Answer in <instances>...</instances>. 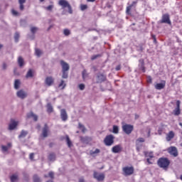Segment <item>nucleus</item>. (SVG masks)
Returning <instances> with one entry per match:
<instances>
[{
  "label": "nucleus",
  "instance_id": "1",
  "mask_svg": "<svg viewBox=\"0 0 182 182\" xmlns=\"http://www.w3.org/2000/svg\"><path fill=\"white\" fill-rule=\"evenodd\" d=\"M60 65H61L62 73H63L62 77L63 79H68V72L69 71V69H70L69 64H68V63L63 60H61Z\"/></svg>",
  "mask_w": 182,
  "mask_h": 182
},
{
  "label": "nucleus",
  "instance_id": "2",
  "mask_svg": "<svg viewBox=\"0 0 182 182\" xmlns=\"http://www.w3.org/2000/svg\"><path fill=\"white\" fill-rule=\"evenodd\" d=\"M157 163L158 166L161 167V168H164V170H166L170 165V161L166 158L159 159Z\"/></svg>",
  "mask_w": 182,
  "mask_h": 182
},
{
  "label": "nucleus",
  "instance_id": "3",
  "mask_svg": "<svg viewBox=\"0 0 182 182\" xmlns=\"http://www.w3.org/2000/svg\"><path fill=\"white\" fill-rule=\"evenodd\" d=\"M124 176H132L134 173V168L133 166H125L122 168Z\"/></svg>",
  "mask_w": 182,
  "mask_h": 182
},
{
  "label": "nucleus",
  "instance_id": "4",
  "mask_svg": "<svg viewBox=\"0 0 182 182\" xmlns=\"http://www.w3.org/2000/svg\"><path fill=\"white\" fill-rule=\"evenodd\" d=\"M58 4L60 6H62V8H68L69 14H72V7L70 6V4H69V2L66 0H60L58 1Z\"/></svg>",
  "mask_w": 182,
  "mask_h": 182
},
{
  "label": "nucleus",
  "instance_id": "5",
  "mask_svg": "<svg viewBox=\"0 0 182 182\" xmlns=\"http://www.w3.org/2000/svg\"><path fill=\"white\" fill-rule=\"evenodd\" d=\"M104 142L105 146H112L114 143V137L113 135H108L105 137Z\"/></svg>",
  "mask_w": 182,
  "mask_h": 182
},
{
  "label": "nucleus",
  "instance_id": "6",
  "mask_svg": "<svg viewBox=\"0 0 182 182\" xmlns=\"http://www.w3.org/2000/svg\"><path fill=\"white\" fill-rule=\"evenodd\" d=\"M16 96L19 99H26L28 97V92L23 90H19L16 92Z\"/></svg>",
  "mask_w": 182,
  "mask_h": 182
},
{
  "label": "nucleus",
  "instance_id": "7",
  "mask_svg": "<svg viewBox=\"0 0 182 182\" xmlns=\"http://www.w3.org/2000/svg\"><path fill=\"white\" fill-rule=\"evenodd\" d=\"M122 129H123V132L126 133V134H130V133L133 132V125L125 124L122 126Z\"/></svg>",
  "mask_w": 182,
  "mask_h": 182
},
{
  "label": "nucleus",
  "instance_id": "8",
  "mask_svg": "<svg viewBox=\"0 0 182 182\" xmlns=\"http://www.w3.org/2000/svg\"><path fill=\"white\" fill-rule=\"evenodd\" d=\"M168 151L169 154H171V156H173V157H177L178 156V152L177 151V148L175 146H171L168 149Z\"/></svg>",
  "mask_w": 182,
  "mask_h": 182
},
{
  "label": "nucleus",
  "instance_id": "9",
  "mask_svg": "<svg viewBox=\"0 0 182 182\" xmlns=\"http://www.w3.org/2000/svg\"><path fill=\"white\" fill-rule=\"evenodd\" d=\"M94 178H95L97 181H103L105 180V173L94 172Z\"/></svg>",
  "mask_w": 182,
  "mask_h": 182
},
{
  "label": "nucleus",
  "instance_id": "10",
  "mask_svg": "<svg viewBox=\"0 0 182 182\" xmlns=\"http://www.w3.org/2000/svg\"><path fill=\"white\" fill-rule=\"evenodd\" d=\"M19 124V122L15 121V120H11L9 125V130H15L16 129V127Z\"/></svg>",
  "mask_w": 182,
  "mask_h": 182
},
{
  "label": "nucleus",
  "instance_id": "11",
  "mask_svg": "<svg viewBox=\"0 0 182 182\" xmlns=\"http://www.w3.org/2000/svg\"><path fill=\"white\" fill-rule=\"evenodd\" d=\"M54 82H55V79L50 76L47 77L45 80V83L47 86H52V85H53Z\"/></svg>",
  "mask_w": 182,
  "mask_h": 182
},
{
  "label": "nucleus",
  "instance_id": "12",
  "mask_svg": "<svg viewBox=\"0 0 182 182\" xmlns=\"http://www.w3.org/2000/svg\"><path fill=\"white\" fill-rule=\"evenodd\" d=\"M60 117L63 122H66V120H68V113L65 109L60 110Z\"/></svg>",
  "mask_w": 182,
  "mask_h": 182
},
{
  "label": "nucleus",
  "instance_id": "13",
  "mask_svg": "<svg viewBox=\"0 0 182 182\" xmlns=\"http://www.w3.org/2000/svg\"><path fill=\"white\" fill-rule=\"evenodd\" d=\"M140 143H144V138H139L136 141V150L137 151H140V149H141V144Z\"/></svg>",
  "mask_w": 182,
  "mask_h": 182
},
{
  "label": "nucleus",
  "instance_id": "14",
  "mask_svg": "<svg viewBox=\"0 0 182 182\" xmlns=\"http://www.w3.org/2000/svg\"><path fill=\"white\" fill-rule=\"evenodd\" d=\"M12 147L11 143H8L6 146L2 145L1 146V151L3 153H8V150H9Z\"/></svg>",
  "mask_w": 182,
  "mask_h": 182
},
{
  "label": "nucleus",
  "instance_id": "15",
  "mask_svg": "<svg viewBox=\"0 0 182 182\" xmlns=\"http://www.w3.org/2000/svg\"><path fill=\"white\" fill-rule=\"evenodd\" d=\"M165 87H166V81H162L161 83H157L155 85V88L157 90H161V89H164Z\"/></svg>",
  "mask_w": 182,
  "mask_h": 182
},
{
  "label": "nucleus",
  "instance_id": "16",
  "mask_svg": "<svg viewBox=\"0 0 182 182\" xmlns=\"http://www.w3.org/2000/svg\"><path fill=\"white\" fill-rule=\"evenodd\" d=\"M35 75V70L29 69L26 75V79H32Z\"/></svg>",
  "mask_w": 182,
  "mask_h": 182
},
{
  "label": "nucleus",
  "instance_id": "17",
  "mask_svg": "<svg viewBox=\"0 0 182 182\" xmlns=\"http://www.w3.org/2000/svg\"><path fill=\"white\" fill-rule=\"evenodd\" d=\"M42 136L43 137H48V136H49V128L48 127V125H45L43 129Z\"/></svg>",
  "mask_w": 182,
  "mask_h": 182
},
{
  "label": "nucleus",
  "instance_id": "18",
  "mask_svg": "<svg viewBox=\"0 0 182 182\" xmlns=\"http://www.w3.org/2000/svg\"><path fill=\"white\" fill-rule=\"evenodd\" d=\"M99 153H100V149H92L90 151V154L92 157H96V156H98Z\"/></svg>",
  "mask_w": 182,
  "mask_h": 182
},
{
  "label": "nucleus",
  "instance_id": "19",
  "mask_svg": "<svg viewBox=\"0 0 182 182\" xmlns=\"http://www.w3.org/2000/svg\"><path fill=\"white\" fill-rule=\"evenodd\" d=\"M122 150V146L121 145H116L112 147V153H120V151Z\"/></svg>",
  "mask_w": 182,
  "mask_h": 182
},
{
  "label": "nucleus",
  "instance_id": "20",
  "mask_svg": "<svg viewBox=\"0 0 182 182\" xmlns=\"http://www.w3.org/2000/svg\"><path fill=\"white\" fill-rule=\"evenodd\" d=\"M162 22L164 23H171L170 21V17H168V14H164L162 17Z\"/></svg>",
  "mask_w": 182,
  "mask_h": 182
},
{
  "label": "nucleus",
  "instance_id": "21",
  "mask_svg": "<svg viewBox=\"0 0 182 182\" xmlns=\"http://www.w3.org/2000/svg\"><path fill=\"white\" fill-rule=\"evenodd\" d=\"M18 63L20 68H23V66H25V60L22 57H18Z\"/></svg>",
  "mask_w": 182,
  "mask_h": 182
},
{
  "label": "nucleus",
  "instance_id": "22",
  "mask_svg": "<svg viewBox=\"0 0 182 182\" xmlns=\"http://www.w3.org/2000/svg\"><path fill=\"white\" fill-rule=\"evenodd\" d=\"M174 138V132L173 131L169 132V133L166 136V140L167 141H170L171 139Z\"/></svg>",
  "mask_w": 182,
  "mask_h": 182
},
{
  "label": "nucleus",
  "instance_id": "23",
  "mask_svg": "<svg viewBox=\"0 0 182 182\" xmlns=\"http://www.w3.org/2000/svg\"><path fill=\"white\" fill-rule=\"evenodd\" d=\"M21 87V80H15L14 81V89L18 90Z\"/></svg>",
  "mask_w": 182,
  "mask_h": 182
},
{
  "label": "nucleus",
  "instance_id": "24",
  "mask_svg": "<svg viewBox=\"0 0 182 182\" xmlns=\"http://www.w3.org/2000/svg\"><path fill=\"white\" fill-rule=\"evenodd\" d=\"M27 117L28 119H31V117H33V120H35V122H36V120H38V116L36 115L35 114H33V112H29L28 114H27Z\"/></svg>",
  "mask_w": 182,
  "mask_h": 182
},
{
  "label": "nucleus",
  "instance_id": "25",
  "mask_svg": "<svg viewBox=\"0 0 182 182\" xmlns=\"http://www.w3.org/2000/svg\"><path fill=\"white\" fill-rule=\"evenodd\" d=\"M97 78H98V82H104V80H106V76H105L103 74H100L97 75Z\"/></svg>",
  "mask_w": 182,
  "mask_h": 182
},
{
  "label": "nucleus",
  "instance_id": "26",
  "mask_svg": "<svg viewBox=\"0 0 182 182\" xmlns=\"http://www.w3.org/2000/svg\"><path fill=\"white\" fill-rule=\"evenodd\" d=\"M26 2V0H18V4H20V10L23 11L24 6L23 4Z\"/></svg>",
  "mask_w": 182,
  "mask_h": 182
},
{
  "label": "nucleus",
  "instance_id": "27",
  "mask_svg": "<svg viewBox=\"0 0 182 182\" xmlns=\"http://www.w3.org/2000/svg\"><path fill=\"white\" fill-rule=\"evenodd\" d=\"M47 112L48 113H52V112H53V107H52V105H47Z\"/></svg>",
  "mask_w": 182,
  "mask_h": 182
},
{
  "label": "nucleus",
  "instance_id": "28",
  "mask_svg": "<svg viewBox=\"0 0 182 182\" xmlns=\"http://www.w3.org/2000/svg\"><path fill=\"white\" fill-rule=\"evenodd\" d=\"M55 159H56V156L55 154H50L48 156V159L50 161H55Z\"/></svg>",
  "mask_w": 182,
  "mask_h": 182
},
{
  "label": "nucleus",
  "instance_id": "29",
  "mask_svg": "<svg viewBox=\"0 0 182 182\" xmlns=\"http://www.w3.org/2000/svg\"><path fill=\"white\" fill-rule=\"evenodd\" d=\"M81 140L83 141V143H89L92 139L90 137L85 136V137H81Z\"/></svg>",
  "mask_w": 182,
  "mask_h": 182
},
{
  "label": "nucleus",
  "instance_id": "30",
  "mask_svg": "<svg viewBox=\"0 0 182 182\" xmlns=\"http://www.w3.org/2000/svg\"><path fill=\"white\" fill-rule=\"evenodd\" d=\"M28 134V132L23 130L21 131V134L18 136L19 139H21L22 137H26Z\"/></svg>",
  "mask_w": 182,
  "mask_h": 182
},
{
  "label": "nucleus",
  "instance_id": "31",
  "mask_svg": "<svg viewBox=\"0 0 182 182\" xmlns=\"http://www.w3.org/2000/svg\"><path fill=\"white\" fill-rule=\"evenodd\" d=\"M78 129H80L82 133H85L86 132V128H85V126H83V124H82L81 123L78 124Z\"/></svg>",
  "mask_w": 182,
  "mask_h": 182
},
{
  "label": "nucleus",
  "instance_id": "32",
  "mask_svg": "<svg viewBox=\"0 0 182 182\" xmlns=\"http://www.w3.org/2000/svg\"><path fill=\"white\" fill-rule=\"evenodd\" d=\"M145 157H149V159H153L154 155H153V152H145Z\"/></svg>",
  "mask_w": 182,
  "mask_h": 182
},
{
  "label": "nucleus",
  "instance_id": "33",
  "mask_svg": "<svg viewBox=\"0 0 182 182\" xmlns=\"http://www.w3.org/2000/svg\"><path fill=\"white\" fill-rule=\"evenodd\" d=\"M11 182H18V176L16 175H13L11 176Z\"/></svg>",
  "mask_w": 182,
  "mask_h": 182
},
{
  "label": "nucleus",
  "instance_id": "34",
  "mask_svg": "<svg viewBox=\"0 0 182 182\" xmlns=\"http://www.w3.org/2000/svg\"><path fill=\"white\" fill-rule=\"evenodd\" d=\"M66 141L68 147H72V141H70L68 136H66Z\"/></svg>",
  "mask_w": 182,
  "mask_h": 182
},
{
  "label": "nucleus",
  "instance_id": "35",
  "mask_svg": "<svg viewBox=\"0 0 182 182\" xmlns=\"http://www.w3.org/2000/svg\"><path fill=\"white\" fill-rule=\"evenodd\" d=\"M181 111H180V108H176L173 110V114L175 116H178V114H180Z\"/></svg>",
  "mask_w": 182,
  "mask_h": 182
},
{
  "label": "nucleus",
  "instance_id": "36",
  "mask_svg": "<svg viewBox=\"0 0 182 182\" xmlns=\"http://www.w3.org/2000/svg\"><path fill=\"white\" fill-rule=\"evenodd\" d=\"M66 87V83H65V81L61 80L60 83L59 84V87H61V89H65Z\"/></svg>",
  "mask_w": 182,
  "mask_h": 182
},
{
  "label": "nucleus",
  "instance_id": "37",
  "mask_svg": "<svg viewBox=\"0 0 182 182\" xmlns=\"http://www.w3.org/2000/svg\"><path fill=\"white\" fill-rule=\"evenodd\" d=\"M63 33L65 36H69V35H70V30L66 28V29H64L63 31Z\"/></svg>",
  "mask_w": 182,
  "mask_h": 182
},
{
  "label": "nucleus",
  "instance_id": "38",
  "mask_svg": "<svg viewBox=\"0 0 182 182\" xmlns=\"http://www.w3.org/2000/svg\"><path fill=\"white\" fill-rule=\"evenodd\" d=\"M11 14L14 16H19V12L16 11L15 9L11 10Z\"/></svg>",
  "mask_w": 182,
  "mask_h": 182
},
{
  "label": "nucleus",
  "instance_id": "39",
  "mask_svg": "<svg viewBox=\"0 0 182 182\" xmlns=\"http://www.w3.org/2000/svg\"><path fill=\"white\" fill-rule=\"evenodd\" d=\"M33 181L34 182H41V178H39V176L37 175L33 176Z\"/></svg>",
  "mask_w": 182,
  "mask_h": 182
},
{
  "label": "nucleus",
  "instance_id": "40",
  "mask_svg": "<svg viewBox=\"0 0 182 182\" xmlns=\"http://www.w3.org/2000/svg\"><path fill=\"white\" fill-rule=\"evenodd\" d=\"M38 28L37 27H31V31L32 33H36L38 32Z\"/></svg>",
  "mask_w": 182,
  "mask_h": 182
},
{
  "label": "nucleus",
  "instance_id": "41",
  "mask_svg": "<svg viewBox=\"0 0 182 182\" xmlns=\"http://www.w3.org/2000/svg\"><path fill=\"white\" fill-rule=\"evenodd\" d=\"M113 133H114L115 134H117V133H119V127L117 126L113 127Z\"/></svg>",
  "mask_w": 182,
  "mask_h": 182
},
{
  "label": "nucleus",
  "instance_id": "42",
  "mask_svg": "<svg viewBox=\"0 0 182 182\" xmlns=\"http://www.w3.org/2000/svg\"><path fill=\"white\" fill-rule=\"evenodd\" d=\"M15 42H18L19 41V34L18 33H16L14 35Z\"/></svg>",
  "mask_w": 182,
  "mask_h": 182
},
{
  "label": "nucleus",
  "instance_id": "43",
  "mask_svg": "<svg viewBox=\"0 0 182 182\" xmlns=\"http://www.w3.org/2000/svg\"><path fill=\"white\" fill-rule=\"evenodd\" d=\"M45 9L46 11H52V9H53V5L48 6L47 7H45Z\"/></svg>",
  "mask_w": 182,
  "mask_h": 182
},
{
  "label": "nucleus",
  "instance_id": "44",
  "mask_svg": "<svg viewBox=\"0 0 182 182\" xmlns=\"http://www.w3.org/2000/svg\"><path fill=\"white\" fill-rule=\"evenodd\" d=\"M36 56H41V55H42V51L39 49H36Z\"/></svg>",
  "mask_w": 182,
  "mask_h": 182
},
{
  "label": "nucleus",
  "instance_id": "45",
  "mask_svg": "<svg viewBox=\"0 0 182 182\" xmlns=\"http://www.w3.org/2000/svg\"><path fill=\"white\" fill-rule=\"evenodd\" d=\"M132 6H133V4H131L128 7H127V14L128 15H129V14H130V11H131Z\"/></svg>",
  "mask_w": 182,
  "mask_h": 182
},
{
  "label": "nucleus",
  "instance_id": "46",
  "mask_svg": "<svg viewBox=\"0 0 182 182\" xmlns=\"http://www.w3.org/2000/svg\"><path fill=\"white\" fill-rule=\"evenodd\" d=\"M7 68H8V65L6 63H4L1 66L2 70H6Z\"/></svg>",
  "mask_w": 182,
  "mask_h": 182
},
{
  "label": "nucleus",
  "instance_id": "47",
  "mask_svg": "<svg viewBox=\"0 0 182 182\" xmlns=\"http://www.w3.org/2000/svg\"><path fill=\"white\" fill-rule=\"evenodd\" d=\"M87 77V72L86 70L82 71V78L86 79Z\"/></svg>",
  "mask_w": 182,
  "mask_h": 182
},
{
  "label": "nucleus",
  "instance_id": "48",
  "mask_svg": "<svg viewBox=\"0 0 182 182\" xmlns=\"http://www.w3.org/2000/svg\"><path fill=\"white\" fill-rule=\"evenodd\" d=\"M78 87H79L80 90H85V86L84 84H80V85H78Z\"/></svg>",
  "mask_w": 182,
  "mask_h": 182
},
{
  "label": "nucleus",
  "instance_id": "49",
  "mask_svg": "<svg viewBox=\"0 0 182 182\" xmlns=\"http://www.w3.org/2000/svg\"><path fill=\"white\" fill-rule=\"evenodd\" d=\"M139 69L140 70H142V72H145V70H144V65L142 63H141V65H139Z\"/></svg>",
  "mask_w": 182,
  "mask_h": 182
},
{
  "label": "nucleus",
  "instance_id": "50",
  "mask_svg": "<svg viewBox=\"0 0 182 182\" xmlns=\"http://www.w3.org/2000/svg\"><path fill=\"white\" fill-rule=\"evenodd\" d=\"M80 8H81V11H85V9H87V6L82 4L81 5Z\"/></svg>",
  "mask_w": 182,
  "mask_h": 182
},
{
  "label": "nucleus",
  "instance_id": "51",
  "mask_svg": "<svg viewBox=\"0 0 182 182\" xmlns=\"http://www.w3.org/2000/svg\"><path fill=\"white\" fill-rule=\"evenodd\" d=\"M48 176L50 178H53V172H49Z\"/></svg>",
  "mask_w": 182,
  "mask_h": 182
},
{
  "label": "nucleus",
  "instance_id": "52",
  "mask_svg": "<svg viewBox=\"0 0 182 182\" xmlns=\"http://www.w3.org/2000/svg\"><path fill=\"white\" fill-rule=\"evenodd\" d=\"M176 108H179L180 109V101L179 100H178L177 102H176Z\"/></svg>",
  "mask_w": 182,
  "mask_h": 182
},
{
  "label": "nucleus",
  "instance_id": "53",
  "mask_svg": "<svg viewBox=\"0 0 182 182\" xmlns=\"http://www.w3.org/2000/svg\"><path fill=\"white\" fill-rule=\"evenodd\" d=\"M35 154H33V153H32V154H30V160H33V156H34Z\"/></svg>",
  "mask_w": 182,
  "mask_h": 182
},
{
  "label": "nucleus",
  "instance_id": "54",
  "mask_svg": "<svg viewBox=\"0 0 182 182\" xmlns=\"http://www.w3.org/2000/svg\"><path fill=\"white\" fill-rule=\"evenodd\" d=\"M147 163H149V164H153V162L150 161V159L149 158H147Z\"/></svg>",
  "mask_w": 182,
  "mask_h": 182
},
{
  "label": "nucleus",
  "instance_id": "55",
  "mask_svg": "<svg viewBox=\"0 0 182 182\" xmlns=\"http://www.w3.org/2000/svg\"><path fill=\"white\" fill-rule=\"evenodd\" d=\"M98 56H99L98 55L92 56V60H94V59H96L97 58H98Z\"/></svg>",
  "mask_w": 182,
  "mask_h": 182
},
{
  "label": "nucleus",
  "instance_id": "56",
  "mask_svg": "<svg viewBox=\"0 0 182 182\" xmlns=\"http://www.w3.org/2000/svg\"><path fill=\"white\" fill-rule=\"evenodd\" d=\"M120 69H121L120 65H118L116 67V70H120Z\"/></svg>",
  "mask_w": 182,
  "mask_h": 182
},
{
  "label": "nucleus",
  "instance_id": "57",
  "mask_svg": "<svg viewBox=\"0 0 182 182\" xmlns=\"http://www.w3.org/2000/svg\"><path fill=\"white\" fill-rule=\"evenodd\" d=\"M148 82H149V83H151V77L148 78Z\"/></svg>",
  "mask_w": 182,
  "mask_h": 182
},
{
  "label": "nucleus",
  "instance_id": "58",
  "mask_svg": "<svg viewBox=\"0 0 182 182\" xmlns=\"http://www.w3.org/2000/svg\"><path fill=\"white\" fill-rule=\"evenodd\" d=\"M2 48H4V46L0 43V50H1Z\"/></svg>",
  "mask_w": 182,
  "mask_h": 182
},
{
  "label": "nucleus",
  "instance_id": "59",
  "mask_svg": "<svg viewBox=\"0 0 182 182\" xmlns=\"http://www.w3.org/2000/svg\"><path fill=\"white\" fill-rule=\"evenodd\" d=\"M87 2H95V0H87Z\"/></svg>",
  "mask_w": 182,
  "mask_h": 182
},
{
  "label": "nucleus",
  "instance_id": "60",
  "mask_svg": "<svg viewBox=\"0 0 182 182\" xmlns=\"http://www.w3.org/2000/svg\"><path fill=\"white\" fill-rule=\"evenodd\" d=\"M148 137H150V131L148 132Z\"/></svg>",
  "mask_w": 182,
  "mask_h": 182
},
{
  "label": "nucleus",
  "instance_id": "61",
  "mask_svg": "<svg viewBox=\"0 0 182 182\" xmlns=\"http://www.w3.org/2000/svg\"><path fill=\"white\" fill-rule=\"evenodd\" d=\"M159 134H161V131H159Z\"/></svg>",
  "mask_w": 182,
  "mask_h": 182
},
{
  "label": "nucleus",
  "instance_id": "62",
  "mask_svg": "<svg viewBox=\"0 0 182 182\" xmlns=\"http://www.w3.org/2000/svg\"><path fill=\"white\" fill-rule=\"evenodd\" d=\"M43 1H45V0H40V2H43Z\"/></svg>",
  "mask_w": 182,
  "mask_h": 182
},
{
  "label": "nucleus",
  "instance_id": "63",
  "mask_svg": "<svg viewBox=\"0 0 182 182\" xmlns=\"http://www.w3.org/2000/svg\"><path fill=\"white\" fill-rule=\"evenodd\" d=\"M154 42H156V38H154Z\"/></svg>",
  "mask_w": 182,
  "mask_h": 182
},
{
  "label": "nucleus",
  "instance_id": "64",
  "mask_svg": "<svg viewBox=\"0 0 182 182\" xmlns=\"http://www.w3.org/2000/svg\"><path fill=\"white\" fill-rule=\"evenodd\" d=\"M181 147H182V143L181 144Z\"/></svg>",
  "mask_w": 182,
  "mask_h": 182
}]
</instances>
